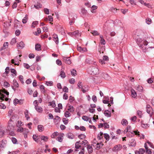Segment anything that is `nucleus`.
Segmentation results:
<instances>
[{"instance_id": "f257e3e1", "label": "nucleus", "mask_w": 154, "mask_h": 154, "mask_svg": "<svg viewBox=\"0 0 154 154\" xmlns=\"http://www.w3.org/2000/svg\"><path fill=\"white\" fill-rule=\"evenodd\" d=\"M135 39H136L137 44L142 49L144 50L147 48L146 46L148 45V42L146 41L142 40L141 38H136Z\"/></svg>"}, {"instance_id": "f03ea898", "label": "nucleus", "mask_w": 154, "mask_h": 154, "mask_svg": "<svg viewBox=\"0 0 154 154\" xmlns=\"http://www.w3.org/2000/svg\"><path fill=\"white\" fill-rule=\"evenodd\" d=\"M88 71L90 73L93 75H97L99 72L98 69L95 66L90 67L88 69Z\"/></svg>"}, {"instance_id": "7ed1b4c3", "label": "nucleus", "mask_w": 154, "mask_h": 154, "mask_svg": "<svg viewBox=\"0 0 154 154\" xmlns=\"http://www.w3.org/2000/svg\"><path fill=\"white\" fill-rule=\"evenodd\" d=\"M6 94V95H8L9 94V93L5 89H3L0 90V95L1 96V99L3 100H4V98L5 97V96L3 94Z\"/></svg>"}, {"instance_id": "20e7f679", "label": "nucleus", "mask_w": 154, "mask_h": 154, "mask_svg": "<svg viewBox=\"0 0 154 154\" xmlns=\"http://www.w3.org/2000/svg\"><path fill=\"white\" fill-rule=\"evenodd\" d=\"M13 122L11 119L9 121L8 123V125L7 127V129L8 131H11L13 130L14 127L13 125Z\"/></svg>"}, {"instance_id": "39448f33", "label": "nucleus", "mask_w": 154, "mask_h": 154, "mask_svg": "<svg viewBox=\"0 0 154 154\" xmlns=\"http://www.w3.org/2000/svg\"><path fill=\"white\" fill-rule=\"evenodd\" d=\"M146 111L147 112L150 114V116L151 117L153 113V110L149 105H147L146 106Z\"/></svg>"}, {"instance_id": "423d86ee", "label": "nucleus", "mask_w": 154, "mask_h": 154, "mask_svg": "<svg viewBox=\"0 0 154 154\" xmlns=\"http://www.w3.org/2000/svg\"><path fill=\"white\" fill-rule=\"evenodd\" d=\"M144 34L143 32L141 30H137L135 31L134 35L135 36H143V34Z\"/></svg>"}, {"instance_id": "0eeeda50", "label": "nucleus", "mask_w": 154, "mask_h": 154, "mask_svg": "<svg viewBox=\"0 0 154 154\" xmlns=\"http://www.w3.org/2000/svg\"><path fill=\"white\" fill-rule=\"evenodd\" d=\"M34 103H35L36 104V105H35V108L36 110L38 112H42L43 111L41 107L38 106L37 101L36 100L34 101Z\"/></svg>"}, {"instance_id": "6e6552de", "label": "nucleus", "mask_w": 154, "mask_h": 154, "mask_svg": "<svg viewBox=\"0 0 154 154\" xmlns=\"http://www.w3.org/2000/svg\"><path fill=\"white\" fill-rule=\"evenodd\" d=\"M7 141L5 140H3L0 141V148H4L6 145Z\"/></svg>"}, {"instance_id": "1a4fd4ad", "label": "nucleus", "mask_w": 154, "mask_h": 154, "mask_svg": "<svg viewBox=\"0 0 154 154\" xmlns=\"http://www.w3.org/2000/svg\"><path fill=\"white\" fill-rule=\"evenodd\" d=\"M63 60L66 63L68 64H70L71 63L70 59L69 57H63Z\"/></svg>"}, {"instance_id": "9d476101", "label": "nucleus", "mask_w": 154, "mask_h": 154, "mask_svg": "<svg viewBox=\"0 0 154 154\" xmlns=\"http://www.w3.org/2000/svg\"><path fill=\"white\" fill-rule=\"evenodd\" d=\"M53 40L55 42L56 44H58L59 43V41L57 35L55 34H54L53 35Z\"/></svg>"}, {"instance_id": "9b49d317", "label": "nucleus", "mask_w": 154, "mask_h": 154, "mask_svg": "<svg viewBox=\"0 0 154 154\" xmlns=\"http://www.w3.org/2000/svg\"><path fill=\"white\" fill-rule=\"evenodd\" d=\"M122 148V146L119 144L116 145L113 148V150L115 151H117L121 149Z\"/></svg>"}, {"instance_id": "f8f14e48", "label": "nucleus", "mask_w": 154, "mask_h": 154, "mask_svg": "<svg viewBox=\"0 0 154 154\" xmlns=\"http://www.w3.org/2000/svg\"><path fill=\"white\" fill-rule=\"evenodd\" d=\"M78 86L79 88H81L82 89L81 90L84 93H85L86 92V91L85 90L83 89V88L82 82L79 81V82L78 84Z\"/></svg>"}, {"instance_id": "ddd939ff", "label": "nucleus", "mask_w": 154, "mask_h": 154, "mask_svg": "<svg viewBox=\"0 0 154 154\" xmlns=\"http://www.w3.org/2000/svg\"><path fill=\"white\" fill-rule=\"evenodd\" d=\"M139 2L142 4H144L145 6L148 8H150L151 6L150 5L149 3L145 2L143 0H139Z\"/></svg>"}, {"instance_id": "4468645a", "label": "nucleus", "mask_w": 154, "mask_h": 154, "mask_svg": "<svg viewBox=\"0 0 154 154\" xmlns=\"http://www.w3.org/2000/svg\"><path fill=\"white\" fill-rule=\"evenodd\" d=\"M131 97L133 98H135L137 96L136 92L133 89L131 90Z\"/></svg>"}, {"instance_id": "2eb2a0df", "label": "nucleus", "mask_w": 154, "mask_h": 154, "mask_svg": "<svg viewBox=\"0 0 154 154\" xmlns=\"http://www.w3.org/2000/svg\"><path fill=\"white\" fill-rule=\"evenodd\" d=\"M78 51L82 52H84L87 51V49L85 48H82L81 47H78L77 48Z\"/></svg>"}, {"instance_id": "dca6fc26", "label": "nucleus", "mask_w": 154, "mask_h": 154, "mask_svg": "<svg viewBox=\"0 0 154 154\" xmlns=\"http://www.w3.org/2000/svg\"><path fill=\"white\" fill-rule=\"evenodd\" d=\"M73 34H74V35L76 38H78L81 36V34L79 31L78 30L73 32Z\"/></svg>"}, {"instance_id": "f3484780", "label": "nucleus", "mask_w": 154, "mask_h": 154, "mask_svg": "<svg viewBox=\"0 0 154 154\" xmlns=\"http://www.w3.org/2000/svg\"><path fill=\"white\" fill-rule=\"evenodd\" d=\"M25 45L23 42H21L19 44H17V46L20 47V49H22L24 48Z\"/></svg>"}, {"instance_id": "a211bd4d", "label": "nucleus", "mask_w": 154, "mask_h": 154, "mask_svg": "<svg viewBox=\"0 0 154 154\" xmlns=\"http://www.w3.org/2000/svg\"><path fill=\"white\" fill-rule=\"evenodd\" d=\"M87 149L88 151V152L89 153H91L93 151V148L91 146H90V145H88L87 147Z\"/></svg>"}, {"instance_id": "6ab92c4d", "label": "nucleus", "mask_w": 154, "mask_h": 154, "mask_svg": "<svg viewBox=\"0 0 154 154\" xmlns=\"http://www.w3.org/2000/svg\"><path fill=\"white\" fill-rule=\"evenodd\" d=\"M141 127L144 128L146 129L148 128H149V124H145L143 122H141Z\"/></svg>"}, {"instance_id": "aec40b11", "label": "nucleus", "mask_w": 154, "mask_h": 154, "mask_svg": "<svg viewBox=\"0 0 154 154\" xmlns=\"http://www.w3.org/2000/svg\"><path fill=\"white\" fill-rule=\"evenodd\" d=\"M67 137L69 139H73L74 138L75 136L74 135L71 133H68L67 135Z\"/></svg>"}, {"instance_id": "412c9836", "label": "nucleus", "mask_w": 154, "mask_h": 154, "mask_svg": "<svg viewBox=\"0 0 154 154\" xmlns=\"http://www.w3.org/2000/svg\"><path fill=\"white\" fill-rule=\"evenodd\" d=\"M145 152V150L143 148H140L139 150L135 152V154L137 153H140V154H143Z\"/></svg>"}, {"instance_id": "4be33fe9", "label": "nucleus", "mask_w": 154, "mask_h": 154, "mask_svg": "<svg viewBox=\"0 0 154 154\" xmlns=\"http://www.w3.org/2000/svg\"><path fill=\"white\" fill-rule=\"evenodd\" d=\"M104 114L105 116L107 117H109L111 116V113L108 110H105Z\"/></svg>"}, {"instance_id": "5701e85b", "label": "nucleus", "mask_w": 154, "mask_h": 154, "mask_svg": "<svg viewBox=\"0 0 154 154\" xmlns=\"http://www.w3.org/2000/svg\"><path fill=\"white\" fill-rule=\"evenodd\" d=\"M136 89L138 91L142 92L143 91V88L141 86L138 85L137 86H136Z\"/></svg>"}, {"instance_id": "b1692460", "label": "nucleus", "mask_w": 154, "mask_h": 154, "mask_svg": "<svg viewBox=\"0 0 154 154\" xmlns=\"http://www.w3.org/2000/svg\"><path fill=\"white\" fill-rule=\"evenodd\" d=\"M38 129L39 131L42 132L43 131L44 128L42 125H38Z\"/></svg>"}, {"instance_id": "393cba45", "label": "nucleus", "mask_w": 154, "mask_h": 154, "mask_svg": "<svg viewBox=\"0 0 154 154\" xmlns=\"http://www.w3.org/2000/svg\"><path fill=\"white\" fill-rule=\"evenodd\" d=\"M8 42H6L4 43L3 45V47L1 48L0 49V51H2L3 49H5L6 48H7L8 47Z\"/></svg>"}, {"instance_id": "a878e982", "label": "nucleus", "mask_w": 154, "mask_h": 154, "mask_svg": "<svg viewBox=\"0 0 154 154\" xmlns=\"http://www.w3.org/2000/svg\"><path fill=\"white\" fill-rule=\"evenodd\" d=\"M35 49L37 51H39L41 50V46L38 44H36L35 45Z\"/></svg>"}, {"instance_id": "bb28decb", "label": "nucleus", "mask_w": 154, "mask_h": 154, "mask_svg": "<svg viewBox=\"0 0 154 154\" xmlns=\"http://www.w3.org/2000/svg\"><path fill=\"white\" fill-rule=\"evenodd\" d=\"M103 144L102 143H97V146L96 147V149L97 150H98L101 148L103 146Z\"/></svg>"}, {"instance_id": "cd10ccee", "label": "nucleus", "mask_w": 154, "mask_h": 154, "mask_svg": "<svg viewBox=\"0 0 154 154\" xmlns=\"http://www.w3.org/2000/svg\"><path fill=\"white\" fill-rule=\"evenodd\" d=\"M91 32L94 36L98 35L100 34L96 30H92Z\"/></svg>"}, {"instance_id": "c85d7f7f", "label": "nucleus", "mask_w": 154, "mask_h": 154, "mask_svg": "<svg viewBox=\"0 0 154 154\" xmlns=\"http://www.w3.org/2000/svg\"><path fill=\"white\" fill-rule=\"evenodd\" d=\"M13 84L14 86L16 88H17L19 87V84H18L17 81L16 80H14L13 81Z\"/></svg>"}, {"instance_id": "c756f323", "label": "nucleus", "mask_w": 154, "mask_h": 154, "mask_svg": "<svg viewBox=\"0 0 154 154\" xmlns=\"http://www.w3.org/2000/svg\"><path fill=\"white\" fill-rule=\"evenodd\" d=\"M41 140H43L44 141L47 142L48 139V137L47 136H42L41 137Z\"/></svg>"}, {"instance_id": "7c9ffc66", "label": "nucleus", "mask_w": 154, "mask_h": 154, "mask_svg": "<svg viewBox=\"0 0 154 154\" xmlns=\"http://www.w3.org/2000/svg\"><path fill=\"white\" fill-rule=\"evenodd\" d=\"M40 88L41 91V92L43 94H45V87L43 85H41L40 86Z\"/></svg>"}, {"instance_id": "2f4dec72", "label": "nucleus", "mask_w": 154, "mask_h": 154, "mask_svg": "<svg viewBox=\"0 0 154 154\" xmlns=\"http://www.w3.org/2000/svg\"><path fill=\"white\" fill-rule=\"evenodd\" d=\"M28 19V15H26L25 17L22 20V22L23 23H25L27 22Z\"/></svg>"}, {"instance_id": "473e14b6", "label": "nucleus", "mask_w": 154, "mask_h": 154, "mask_svg": "<svg viewBox=\"0 0 154 154\" xmlns=\"http://www.w3.org/2000/svg\"><path fill=\"white\" fill-rule=\"evenodd\" d=\"M60 75L62 78H65L66 76L65 72L63 71H61Z\"/></svg>"}, {"instance_id": "72a5a7b5", "label": "nucleus", "mask_w": 154, "mask_h": 154, "mask_svg": "<svg viewBox=\"0 0 154 154\" xmlns=\"http://www.w3.org/2000/svg\"><path fill=\"white\" fill-rule=\"evenodd\" d=\"M105 47L104 46H102L101 47V48L99 50V51L100 53H103V52L105 50Z\"/></svg>"}, {"instance_id": "f704fd0d", "label": "nucleus", "mask_w": 154, "mask_h": 154, "mask_svg": "<svg viewBox=\"0 0 154 154\" xmlns=\"http://www.w3.org/2000/svg\"><path fill=\"white\" fill-rule=\"evenodd\" d=\"M41 32V31L40 28H38L37 29V31L35 32H33L34 34L36 35H38Z\"/></svg>"}, {"instance_id": "c9c22d12", "label": "nucleus", "mask_w": 154, "mask_h": 154, "mask_svg": "<svg viewBox=\"0 0 154 154\" xmlns=\"http://www.w3.org/2000/svg\"><path fill=\"white\" fill-rule=\"evenodd\" d=\"M128 121L126 120L125 119H123L122 120V122H121L122 124L123 125H126L128 124Z\"/></svg>"}, {"instance_id": "e433bc0d", "label": "nucleus", "mask_w": 154, "mask_h": 154, "mask_svg": "<svg viewBox=\"0 0 154 154\" xmlns=\"http://www.w3.org/2000/svg\"><path fill=\"white\" fill-rule=\"evenodd\" d=\"M102 76L104 79H109V76L106 73H103L102 74Z\"/></svg>"}, {"instance_id": "4c0bfd02", "label": "nucleus", "mask_w": 154, "mask_h": 154, "mask_svg": "<svg viewBox=\"0 0 154 154\" xmlns=\"http://www.w3.org/2000/svg\"><path fill=\"white\" fill-rule=\"evenodd\" d=\"M71 75L73 76H75L76 75V70L73 69L71 71Z\"/></svg>"}, {"instance_id": "58836bf2", "label": "nucleus", "mask_w": 154, "mask_h": 154, "mask_svg": "<svg viewBox=\"0 0 154 154\" xmlns=\"http://www.w3.org/2000/svg\"><path fill=\"white\" fill-rule=\"evenodd\" d=\"M58 135V133L57 132H55L51 135L52 138H54Z\"/></svg>"}, {"instance_id": "ea45409f", "label": "nucleus", "mask_w": 154, "mask_h": 154, "mask_svg": "<svg viewBox=\"0 0 154 154\" xmlns=\"http://www.w3.org/2000/svg\"><path fill=\"white\" fill-rule=\"evenodd\" d=\"M11 141L12 143L14 144H17V140L14 137H12Z\"/></svg>"}, {"instance_id": "a19ab883", "label": "nucleus", "mask_w": 154, "mask_h": 154, "mask_svg": "<svg viewBox=\"0 0 154 154\" xmlns=\"http://www.w3.org/2000/svg\"><path fill=\"white\" fill-rule=\"evenodd\" d=\"M25 117L26 118L27 120H28L30 118V117L28 116V110H26L24 113Z\"/></svg>"}, {"instance_id": "79ce46f5", "label": "nucleus", "mask_w": 154, "mask_h": 154, "mask_svg": "<svg viewBox=\"0 0 154 154\" xmlns=\"http://www.w3.org/2000/svg\"><path fill=\"white\" fill-rule=\"evenodd\" d=\"M103 133L100 132V134L98 135L97 138L99 140H101L103 138Z\"/></svg>"}, {"instance_id": "37998d69", "label": "nucleus", "mask_w": 154, "mask_h": 154, "mask_svg": "<svg viewBox=\"0 0 154 154\" xmlns=\"http://www.w3.org/2000/svg\"><path fill=\"white\" fill-rule=\"evenodd\" d=\"M50 105L53 108L56 106V105L54 101H53L51 102H50Z\"/></svg>"}, {"instance_id": "c03bdc74", "label": "nucleus", "mask_w": 154, "mask_h": 154, "mask_svg": "<svg viewBox=\"0 0 154 154\" xmlns=\"http://www.w3.org/2000/svg\"><path fill=\"white\" fill-rule=\"evenodd\" d=\"M81 12L82 13V14H84V15H85L87 12V11L86 10L85 8H82V9H81Z\"/></svg>"}, {"instance_id": "a18cd8bd", "label": "nucleus", "mask_w": 154, "mask_h": 154, "mask_svg": "<svg viewBox=\"0 0 154 154\" xmlns=\"http://www.w3.org/2000/svg\"><path fill=\"white\" fill-rule=\"evenodd\" d=\"M104 137L105 138V139L107 141H108L109 139V136L108 134L106 133H105L104 134Z\"/></svg>"}, {"instance_id": "49530a36", "label": "nucleus", "mask_w": 154, "mask_h": 154, "mask_svg": "<svg viewBox=\"0 0 154 154\" xmlns=\"http://www.w3.org/2000/svg\"><path fill=\"white\" fill-rule=\"evenodd\" d=\"M70 115V113L68 111H66L64 113L65 116L66 117H69Z\"/></svg>"}, {"instance_id": "de8ad7c7", "label": "nucleus", "mask_w": 154, "mask_h": 154, "mask_svg": "<svg viewBox=\"0 0 154 154\" xmlns=\"http://www.w3.org/2000/svg\"><path fill=\"white\" fill-rule=\"evenodd\" d=\"M4 85L5 87L7 88L10 86V84L8 82L5 81L4 82Z\"/></svg>"}, {"instance_id": "09e8293b", "label": "nucleus", "mask_w": 154, "mask_h": 154, "mask_svg": "<svg viewBox=\"0 0 154 154\" xmlns=\"http://www.w3.org/2000/svg\"><path fill=\"white\" fill-rule=\"evenodd\" d=\"M68 110L71 112H73L74 111V109L72 106H69V108L68 109Z\"/></svg>"}, {"instance_id": "8fccbe9b", "label": "nucleus", "mask_w": 154, "mask_h": 154, "mask_svg": "<svg viewBox=\"0 0 154 154\" xmlns=\"http://www.w3.org/2000/svg\"><path fill=\"white\" fill-rule=\"evenodd\" d=\"M5 131L1 129H0V138L2 137L4 134Z\"/></svg>"}, {"instance_id": "3c124183", "label": "nucleus", "mask_w": 154, "mask_h": 154, "mask_svg": "<svg viewBox=\"0 0 154 154\" xmlns=\"http://www.w3.org/2000/svg\"><path fill=\"white\" fill-rule=\"evenodd\" d=\"M82 119L85 121H87L89 120V118L87 116H83L82 117Z\"/></svg>"}, {"instance_id": "603ef678", "label": "nucleus", "mask_w": 154, "mask_h": 154, "mask_svg": "<svg viewBox=\"0 0 154 154\" xmlns=\"http://www.w3.org/2000/svg\"><path fill=\"white\" fill-rule=\"evenodd\" d=\"M85 135L82 134H80L78 136L79 138L82 139L85 138Z\"/></svg>"}, {"instance_id": "864d4df0", "label": "nucleus", "mask_w": 154, "mask_h": 154, "mask_svg": "<svg viewBox=\"0 0 154 154\" xmlns=\"http://www.w3.org/2000/svg\"><path fill=\"white\" fill-rule=\"evenodd\" d=\"M53 82L52 81L46 82V84L47 86H51L53 85Z\"/></svg>"}, {"instance_id": "5fc2aeb1", "label": "nucleus", "mask_w": 154, "mask_h": 154, "mask_svg": "<svg viewBox=\"0 0 154 154\" xmlns=\"http://www.w3.org/2000/svg\"><path fill=\"white\" fill-rule=\"evenodd\" d=\"M16 42V40L15 38H13L12 39L11 42V45H13Z\"/></svg>"}, {"instance_id": "6e6d98bb", "label": "nucleus", "mask_w": 154, "mask_h": 154, "mask_svg": "<svg viewBox=\"0 0 154 154\" xmlns=\"http://www.w3.org/2000/svg\"><path fill=\"white\" fill-rule=\"evenodd\" d=\"M69 82L71 84H74L75 82V79L72 78L69 80Z\"/></svg>"}, {"instance_id": "4d7b16f0", "label": "nucleus", "mask_w": 154, "mask_h": 154, "mask_svg": "<svg viewBox=\"0 0 154 154\" xmlns=\"http://www.w3.org/2000/svg\"><path fill=\"white\" fill-rule=\"evenodd\" d=\"M127 135L128 137H132L134 135V134L133 133V132H128L127 134Z\"/></svg>"}, {"instance_id": "13d9d810", "label": "nucleus", "mask_w": 154, "mask_h": 154, "mask_svg": "<svg viewBox=\"0 0 154 154\" xmlns=\"http://www.w3.org/2000/svg\"><path fill=\"white\" fill-rule=\"evenodd\" d=\"M152 20L151 19L149 18H147L146 20V23L148 24H150Z\"/></svg>"}, {"instance_id": "bf43d9fd", "label": "nucleus", "mask_w": 154, "mask_h": 154, "mask_svg": "<svg viewBox=\"0 0 154 154\" xmlns=\"http://www.w3.org/2000/svg\"><path fill=\"white\" fill-rule=\"evenodd\" d=\"M63 90L65 92H68V89L66 86L63 87Z\"/></svg>"}, {"instance_id": "052dcab7", "label": "nucleus", "mask_w": 154, "mask_h": 154, "mask_svg": "<svg viewBox=\"0 0 154 154\" xmlns=\"http://www.w3.org/2000/svg\"><path fill=\"white\" fill-rule=\"evenodd\" d=\"M19 152V150H17L16 151H13L12 152L10 151L8 152L9 154H17Z\"/></svg>"}, {"instance_id": "680f3d73", "label": "nucleus", "mask_w": 154, "mask_h": 154, "mask_svg": "<svg viewBox=\"0 0 154 154\" xmlns=\"http://www.w3.org/2000/svg\"><path fill=\"white\" fill-rule=\"evenodd\" d=\"M19 80L20 82H21V83L23 84L24 83V82L23 81V76L20 75L19 76Z\"/></svg>"}, {"instance_id": "e2e57ef3", "label": "nucleus", "mask_w": 154, "mask_h": 154, "mask_svg": "<svg viewBox=\"0 0 154 154\" xmlns=\"http://www.w3.org/2000/svg\"><path fill=\"white\" fill-rule=\"evenodd\" d=\"M22 125H23V124H22V122H21V121H17V127H20L21 126H22Z\"/></svg>"}, {"instance_id": "0e129e2a", "label": "nucleus", "mask_w": 154, "mask_h": 154, "mask_svg": "<svg viewBox=\"0 0 154 154\" xmlns=\"http://www.w3.org/2000/svg\"><path fill=\"white\" fill-rule=\"evenodd\" d=\"M103 60L106 61H108L109 60V58L107 56H104L103 57Z\"/></svg>"}, {"instance_id": "69168bd1", "label": "nucleus", "mask_w": 154, "mask_h": 154, "mask_svg": "<svg viewBox=\"0 0 154 154\" xmlns=\"http://www.w3.org/2000/svg\"><path fill=\"white\" fill-rule=\"evenodd\" d=\"M0 108L5 109L6 108V106L4 104L1 103L0 104Z\"/></svg>"}, {"instance_id": "338daca9", "label": "nucleus", "mask_w": 154, "mask_h": 154, "mask_svg": "<svg viewBox=\"0 0 154 154\" xmlns=\"http://www.w3.org/2000/svg\"><path fill=\"white\" fill-rule=\"evenodd\" d=\"M19 101V100L17 99H15L14 100V103L15 105H16L18 103V102Z\"/></svg>"}, {"instance_id": "774afa93", "label": "nucleus", "mask_w": 154, "mask_h": 154, "mask_svg": "<svg viewBox=\"0 0 154 154\" xmlns=\"http://www.w3.org/2000/svg\"><path fill=\"white\" fill-rule=\"evenodd\" d=\"M33 139L36 142H38V139H37V136L36 135H33L32 137Z\"/></svg>"}]
</instances>
